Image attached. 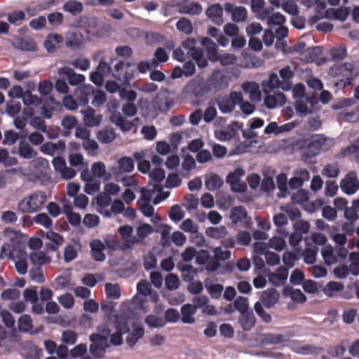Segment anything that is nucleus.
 Segmentation results:
<instances>
[{
    "mask_svg": "<svg viewBox=\"0 0 359 359\" xmlns=\"http://www.w3.org/2000/svg\"><path fill=\"white\" fill-rule=\"evenodd\" d=\"M129 321L130 320L125 315L118 314L111 321L100 325L97 327L98 333L93 334L90 337L92 341L90 346L91 354L97 358L101 357L108 346L109 337L111 344L121 345L123 343V334L129 330Z\"/></svg>",
    "mask_w": 359,
    "mask_h": 359,
    "instance_id": "f257e3e1",
    "label": "nucleus"
},
{
    "mask_svg": "<svg viewBox=\"0 0 359 359\" xmlns=\"http://www.w3.org/2000/svg\"><path fill=\"white\" fill-rule=\"evenodd\" d=\"M5 233L10 236V241L2 246L1 257L11 259L14 262L18 273L25 275L27 272L26 245L22 241L20 235L10 229H6Z\"/></svg>",
    "mask_w": 359,
    "mask_h": 359,
    "instance_id": "f03ea898",
    "label": "nucleus"
},
{
    "mask_svg": "<svg viewBox=\"0 0 359 359\" xmlns=\"http://www.w3.org/2000/svg\"><path fill=\"white\" fill-rule=\"evenodd\" d=\"M294 75V72L290 66H285L279 70L280 79L276 73H271L269 76V80L262 82L264 93H268L271 90L275 88H280L285 91L290 90L292 86L291 80Z\"/></svg>",
    "mask_w": 359,
    "mask_h": 359,
    "instance_id": "7ed1b4c3",
    "label": "nucleus"
},
{
    "mask_svg": "<svg viewBox=\"0 0 359 359\" xmlns=\"http://www.w3.org/2000/svg\"><path fill=\"white\" fill-rule=\"evenodd\" d=\"M329 76L339 77L344 86L348 85L358 74V69L352 63L334 64L328 71Z\"/></svg>",
    "mask_w": 359,
    "mask_h": 359,
    "instance_id": "20e7f679",
    "label": "nucleus"
},
{
    "mask_svg": "<svg viewBox=\"0 0 359 359\" xmlns=\"http://www.w3.org/2000/svg\"><path fill=\"white\" fill-rule=\"evenodd\" d=\"M47 201V196L43 191H36L23 198L18 205L21 212L34 213L40 211Z\"/></svg>",
    "mask_w": 359,
    "mask_h": 359,
    "instance_id": "39448f33",
    "label": "nucleus"
},
{
    "mask_svg": "<svg viewBox=\"0 0 359 359\" xmlns=\"http://www.w3.org/2000/svg\"><path fill=\"white\" fill-rule=\"evenodd\" d=\"M334 144L332 139L326 137L323 135H315L311 137V142L308 146L309 154L304 156L305 161L306 157H311L318 154L321 151H327Z\"/></svg>",
    "mask_w": 359,
    "mask_h": 359,
    "instance_id": "423d86ee",
    "label": "nucleus"
},
{
    "mask_svg": "<svg viewBox=\"0 0 359 359\" xmlns=\"http://www.w3.org/2000/svg\"><path fill=\"white\" fill-rule=\"evenodd\" d=\"M137 290L138 294L143 295L144 297L135 295L132 299L131 306L134 309L140 310L142 313H146L149 311V307L145 297L151 291V286L147 281L142 280L137 285Z\"/></svg>",
    "mask_w": 359,
    "mask_h": 359,
    "instance_id": "0eeeda50",
    "label": "nucleus"
},
{
    "mask_svg": "<svg viewBox=\"0 0 359 359\" xmlns=\"http://www.w3.org/2000/svg\"><path fill=\"white\" fill-rule=\"evenodd\" d=\"M245 172L241 168H236L233 171L230 172L226 178L227 184H230L231 188L236 192H244L247 186L241 178L245 175Z\"/></svg>",
    "mask_w": 359,
    "mask_h": 359,
    "instance_id": "6e6552de",
    "label": "nucleus"
},
{
    "mask_svg": "<svg viewBox=\"0 0 359 359\" xmlns=\"http://www.w3.org/2000/svg\"><path fill=\"white\" fill-rule=\"evenodd\" d=\"M243 100V94L240 92L233 91L228 97H222L218 100V107L219 110L227 114L233 111L237 103Z\"/></svg>",
    "mask_w": 359,
    "mask_h": 359,
    "instance_id": "1a4fd4ad",
    "label": "nucleus"
},
{
    "mask_svg": "<svg viewBox=\"0 0 359 359\" xmlns=\"http://www.w3.org/2000/svg\"><path fill=\"white\" fill-rule=\"evenodd\" d=\"M341 190L347 195H353L359 189V180L355 172H350L340 182Z\"/></svg>",
    "mask_w": 359,
    "mask_h": 359,
    "instance_id": "9d476101",
    "label": "nucleus"
},
{
    "mask_svg": "<svg viewBox=\"0 0 359 359\" xmlns=\"http://www.w3.org/2000/svg\"><path fill=\"white\" fill-rule=\"evenodd\" d=\"M230 219L233 224H238L243 228H248L250 226V218L243 206L232 208L230 211Z\"/></svg>",
    "mask_w": 359,
    "mask_h": 359,
    "instance_id": "9b49d317",
    "label": "nucleus"
},
{
    "mask_svg": "<svg viewBox=\"0 0 359 359\" xmlns=\"http://www.w3.org/2000/svg\"><path fill=\"white\" fill-rule=\"evenodd\" d=\"M135 168L133 160L128 156L121 158L118 161V166L111 168V171L116 181L119 180V177L123 174L130 173Z\"/></svg>",
    "mask_w": 359,
    "mask_h": 359,
    "instance_id": "f8f14e48",
    "label": "nucleus"
},
{
    "mask_svg": "<svg viewBox=\"0 0 359 359\" xmlns=\"http://www.w3.org/2000/svg\"><path fill=\"white\" fill-rule=\"evenodd\" d=\"M188 91L195 95H202L210 90L208 84L205 83L201 76H196L191 79L187 86Z\"/></svg>",
    "mask_w": 359,
    "mask_h": 359,
    "instance_id": "ddd939ff",
    "label": "nucleus"
},
{
    "mask_svg": "<svg viewBox=\"0 0 359 359\" xmlns=\"http://www.w3.org/2000/svg\"><path fill=\"white\" fill-rule=\"evenodd\" d=\"M117 231L123 241V248L130 250L132 245L138 244L137 238H135V236H133L134 231L133 226L130 225H123L118 229Z\"/></svg>",
    "mask_w": 359,
    "mask_h": 359,
    "instance_id": "4468645a",
    "label": "nucleus"
},
{
    "mask_svg": "<svg viewBox=\"0 0 359 359\" xmlns=\"http://www.w3.org/2000/svg\"><path fill=\"white\" fill-rule=\"evenodd\" d=\"M241 89L248 95L251 102H259L262 100V92L259 83L255 81H245L241 84Z\"/></svg>",
    "mask_w": 359,
    "mask_h": 359,
    "instance_id": "2eb2a0df",
    "label": "nucleus"
},
{
    "mask_svg": "<svg viewBox=\"0 0 359 359\" xmlns=\"http://www.w3.org/2000/svg\"><path fill=\"white\" fill-rule=\"evenodd\" d=\"M272 91L273 90H271L268 93H265L266 96L264 98V102L266 107L274 109L283 106L286 101L285 95L280 91L274 92L271 94Z\"/></svg>",
    "mask_w": 359,
    "mask_h": 359,
    "instance_id": "dca6fc26",
    "label": "nucleus"
},
{
    "mask_svg": "<svg viewBox=\"0 0 359 359\" xmlns=\"http://www.w3.org/2000/svg\"><path fill=\"white\" fill-rule=\"evenodd\" d=\"M57 73L60 76H66L69 83L72 86L81 84L86 80L84 75L76 74L72 68L68 67H63L58 69Z\"/></svg>",
    "mask_w": 359,
    "mask_h": 359,
    "instance_id": "f3484780",
    "label": "nucleus"
},
{
    "mask_svg": "<svg viewBox=\"0 0 359 359\" xmlns=\"http://www.w3.org/2000/svg\"><path fill=\"white\" fill-rule=\"evenodd\" d=\"M318 102L308 97L299 99L295 104V109L300 115L306 116L314 111Z\"/></svg>",
    "mask_w": 359,
    "mask_h": 359,
    "instance_id": "a211bd4d",
    "label": "nucleus"
},
{
    "mask_svg": "<svg viewBox=\"0 0 359 359\" xmlns=\"http://www.w3.org/2000/svg\"><path fill=\"white\" fill-rule=\"evenodd\" d=\"M83 123L88 127L98 126L102 120V116L97 114L95 109L90 107L81 111Z\"/></svg>",
    "mask_w": 359,
    "mask_h": 359,
    "instance_id": "6ab92c4d",
    "label": "nucleus"
},
{
    "mask_svg": "<svg viewBox=\"0 0 359 359\" xmlns=\"http://www.w3.org/2000/svg\"><path fill=\"white\" fill-rule=\"evenodd\" d=\"M279 299V292L274 288H269L262 292L260 302L262 306L269 309L274 306L278 302Z\"/></svg>",
    "mask_w": 359,
    "mask_h": 359,
    "instance_id": "aec40b11",
    "label": "nucleus"
},
{
    "mask_svg": "<svg viewBox=\"0 0 359 359\" xmlns=\"http://www.w3.org/2000/svg\"><path fill=\"white\" fill-rule=\"evenodd\" d=\"M90 255L97 262H103L106 259L104 250L106 245L100 239H93L90 243Z\"/></svg>",
    "mask_w": 359,
    "mask_h": 359,
    "instance_id": "412c9836",
    "label": "nucleus"
},
{
    "mask_svg": "<svg viewBox=\"0 0 359 359\" xmlns=\"http://www.w3.org/2000/svg\"><path fill=\"white\" fill-rule=\"evenodd\" d=\"M267 276L269 281L273 285H283L288 277V270L283 266H280L274 272L269 273Z\"/></svg>",
    "mask_w": 359,
    "mask_h": 359,
    "instance_id": "4be33fe9",
    "label": "nucleus"
},
{
    "mask_svg": "<svg viewBox=\"0 0 359 359\" xmlns=\"http://www.w3.org/2000/svg\"><path fill=\"white\" fill-rule=\"evenodd\" d=\"M224 10L231 14V19L234 22H243L247 18L248 11L243 6H236L231 4L224 5Z\"/></svg>",
    "mask_w": 359,
    "mask_h": 359,
    "instance_id": "5701e85b",
    "label": "nucleus"
},
{
    "mask_svg": "<svg viewBox=\"0 0 359 359\" xmlns=\"http://www.w3.org/2000/svg\"><path fill=\"white\" fill-rule=\"evenodd\" d=\"M264 0H252L251 8L257 19L264 20L271 13L272 8H264Z\"/></svg>",
    "mask_w": 359,
    "mask_h": 359,
    "instance_id": "b1692460",
    "label": "nucleus"
},
{
    "mask_svg": "<svg viewBox=\"0 0 359 359\" xmlns=\"http://www.w3.org/2000/svg\"><path fill=\"white\" fill-rule=\"evenodd\" d=\"M62 41L63 37L62 35L59 34H50L47 36L43 45L48 53H53L60 47Z\"/></svg>",
    "mask_w": 359,
    "mask_h": 359,
    "instance_id": "393cba45",
    "label": "nucleus"
},
{
    "mask_svg": "<svg viewBox=\"0 0 359 359\" xmlns=\"http://www.w3.org/2000/svg\"><path fill=\"white\" fill-rule=\"evenodd\" d=\"M208 18L215 25H220L223 23V8L221 5L216 4L210 6L205 12Z\"/></svg>",
    "mask_w": 359,
    "mask_h": 359,
    "instance_id": "a878e982",
    "label": "nucleus"
},
{
    "mask_svg": "<svg viewBox=\"0 0 359 359\" xmlns=\"http://www.w3.org/2000/svg\"><path fill=\"white\" fill-rule=\"evenodd\" d=\"M204 286L212 299H219L223 291V286L216 282L215 280L208 278L204 280Z\"/></svg>",
    "mask_w": 359,
    "mask_h": 359,
    "instance_id": "bb28decb",
    "label": "nucleus"
},
{
    "mask_svg": "<svg viewBox=\"0 0 359 359\" xmlns=\"http://www.w3.org/2000/svg\"><path fill=\"white\" fill-rule=\"evenodd\" d=\"M109 112L111 113L110 116V121L116 126H118L123 131H129L133 126V123L126 119L120 112H112L111 109L109 108Z\"/></svg>",
    "mask_w": 359,
    "mask_h": 359,
    "instance_id": "cd10ccee",
    "label": "nucleus"
},
{
    "mask_svg": "<svg viewBox=\"0 0 359 359\" xmlns=\"http://www.w3.org/2000/svg\"><path fill=\"white\" fill-rule=\"evenodd\" d=\"M94 93V88L91 85H83L76 88L75 96L81 105H86L89 102V96Z\"/></svg>",
    "mask_w": 359,
    "mask_h": 359,
    "instance_id": "c85d7f7f",
    "label": "nucleus"
},
{
    "mask_svg": "<svg viewBox=\"0 0 359 359\" xmlns=\"http://www.w3.org/2000/svg\"><path fill=\"white\" fill-rule=\"evenodd\" d=\"M178 11L182 14L198 15L201 13L202 8L197 2L185 1L179 4Z\"/></svg>",
    "mask_w": 359,
    "mask_h": 359,
    "instance_id": "c756f323",
    "label": "nucleus"
},
{
    "mask_svg": "<svg viewBox=\"0 0 359 359\" xmlns=\"http://www.w3.org/2000/svg\"><path fill=\"white\" fill-rule=\"evenodd\" d=\"M234 127H241L238 122H235L233 126H229L224 129L217 130L215 132V137L219 141H227L233 138L236 135V130Z\"/></svg>",
    "mask_w": 359,
    "mask_h": 359,
    "instance_id": "7c9ffc66",
    "label": "nucleus"
},
{
    "mask_svg": "<svg viewBox=\"0 0 359 359\" xmlns=\"http://www.w3.org/2000/svg\"><path fill=\"white\" fill-rule=\"evenodd\" d=\"M65 149V144L62 141H59L57 143L47 142L41 147V152L50 156L59 154L64 151Z\"/></svg>",
    "mask_w": 359,
    "mask_h": 359,
    "instance_id": "2f4dec72",
    "label": "nucleus"
},
{
    "mask_svg": "<svg viewBox=\"0 0 359 359\" xmlns=\"http://www.w3.org/2000/svg\"><path fill=\"white\" fill-rule=\"evenodd\" d=\"M196 306L191 304H186L181 307V320L183 323L193 324L195 322L194 315L196 313Z\"/></svg>",
    "mask_w": 359,
    "mask_h": 359,
    "instance_id": "473e14b6",
    "label": "nucleus"
},
{
    "mask_svg": "<svg viewBox=\"0 0 359 359\" xmlns=\"http://www.w3.org/2000/svg\"><path fill=\"white\" fill-rule=\"evenodd\" d=\"M90 171L94 177L104 178L105 180L111 178V174L107 171L106 165L102 161L94 162Z\"/></svg>",
    "mask_w": 359,
    "mask_h": 359,
    "instance_id": "72a5a7b5",
    "label": "nucleus"
},
{
    "mask_svg": "<svg viewBox=\"0 0 359 359\" xmlns=\"http://www.w3.org/2000/svg\"><path fill=\"white\" fill-rule=\"evenodd\" d=\"M344 285L339 282L330 281L323 289L324 294L330 297H337L344 290Z\"/></svg>",
    "mask_w": 359,
    "mask_h": 359,
    "instance_id": "f704fd0d",
    "label": "nucleus"
},
{
    "mask_svg": "<svg viewBox=\"0 0 359 359\" xmlns=\"http://www.w3.org/2000/svg\"><path fill=\"white\" fill-rule=\"evenodd\" d=\"M255 317L252 313H241L238 318V323L245 331L250 330L255 325Z\"/></svg>",
    "mask_w": 359,
    "mask_h": 359,
    "instance_id": "c9c22d12",
    "label": "nucleus"
},
{
    "mask_svg": "<svg viewBox=\"0 0 359 359\" xmlns=\"http://www.w3.org/2000/svg\"><path fill=\"white\" fill-rule=\"evenodd\" d=\"M205 184L208 189L212 191L219 188L223 180L218 175L211 172L205 176Z\"/></svg>",
    "mask_w": 359,
    "mask_h": 359,
    "instance_id": "e433bc0d",
    "label": "nucleus"
},
{
    "mask_svg": "<svg viewBox=\"0 0 359 359\" xmlns=\"http://www.w3.org/2000/svg\"><path fill=\"white\" fill-rule=\"evenodd\" d=\"M139 205L140 206L142 213L144 216L150 217L151 222L157 224L161 221L160 216L154 214V208L149 203H140Z\"/></svg>",
    "mask_w": 359,
    "mask_h": 359,
    "instance_id": "4c0bfd02",
    "label": "nucleus"
},
{
    "mask_svg": "<svg viewBox=\"0 0 359 359\" xmlns=\"http://www.w3.org/2000/svg\"><path fill=\"white\" fill-rule=\"evenodd\" d=\"M277 186L279 189V192L277 194L278 198L286 197L289 192L287 189V177L285 173L279 174L276 176Z\"/></svg>",
    "mask_w": 359,
    "mask_h": 359,
    "instance_id": "58836bf2",
    "label": "nucleus"
},
{
    "mask_svg": "<svg viewBox=\"0 0 359 359\" xmlns=\"http://www.w3.org/2000/svg\"><path fill=\"white\" fill-rule=\"evenodd\" d=\"M48 166V162L43 158H37L29 163V167L35 175H40L45 172Z\"/></svg>",
    "mask_w": 359,
    "mask_h": 359,
    "instance_id": "ea45409f",
    "label": "nucleus"
},
{
    "mask_svg": "<svg viewBox=\"0 0 359 359\" xmlns=\"http://www.w3.org/2000/svg\"><path fill=\"white\" fill-rule=\"evenodd\" d=\"M144 329L141 326L135 325L132 332L126 338L127 344L130 346H134L138 339L144 335Z\"/></svg>",
    "mask_w": 359,
    "mask_h": 359,
    "instance_id": "a19ab883",
    "label": "nucleus"
},
{
    "mask_svg": "<svg viewBox=\"0 0 359 359\" xmlns=\"http://www.w3.org/2000/svg\"><path fill=\"white\" fill-rule=\"evenodd\" d=\"M205 234L210 238L219 239L227 234V229L224 226H210L206 229Z\"/></svg>",
    "mask_w": 359,
    "mask_h": 359,
    "instance_id": "79ce46f5",
    "label": "nucleus"
},
{
    "mask_svg": "<svg viewBox=\"0 0 359 359\" xmlns=\"http://www.w3.org/2000/svg\"><path fill=\"white\" fill-rule=\"evenodd\" d=\"M285 341L283 335L280 334H266L259 338V341L263 345L278 344Z\"/></svg>",
    "mask_w": 359,
    "mask_h": 359,
    "instance_id": "37998d69",
    "label": "nucleus"
},
{
    "mask_svg": "<svg viewBox=\"0 0 359 359\" xmlns=\"http://www.w3.org/2000/svg\"><path fill=\"white\" fill-rule=\"evenodd\" d=\"M18 154L22 158L26 159L33 158L36 155V152L34 149L27 142H25L20 143Z\"/></svg>",
    "mask_w": 359,
    "mask_h": 359,
    "instance_id": "c03bdc74",
    "label": "nucleus"
},
{
    "mask_svg": "<svg viewBox=\"0 0 359 359\" xmlns=\"http://www.w3.org/2000/svg\"><path fill=\"white\" fill-rule=\"evenodd\" d=\"M22 100L27 106L38 107L42 104V99L36 95H33L30 90H25Z\"/></svg>",
    "mask_w": 359,
    "mask_h": 359,
    "instance_id": "a18cd8bd",
    "label": "nucleus"
},
{
    "mask_svg": "<svg viewBox=\"0 0 359 359\" xmlns=\"http://www.w3.org/2000/svg\"><path fill=\"white\" fill-rule=\"evenodd\" d=\"M154 229L152 226L149 224H142L136 229L135 238H137L138 244L140 243L142 240L148 237L152 233Z\"/></svg>",
    "mask_w": 359,
    "mask_h": 359,
    "instance_id": "49530a36",
    "label": "nucleus"
},
{
    "mask_svg": "<svg viewBox=\"0 0 359 359\" xmlns=\"http://www.w3.org/2000/svg\"><path fill=\"white\" fill-rule=\"evenodd\" d=\"M63 9L74 15L82 12L83 4L80 1L69 0L63 5Z\"/></svg>",
    "mask_w": 359,
    "mask_h": 359,
    "instance_id": "de8ad7c7",
    "label": "nucleus"
},
{
    "mask_svg": "<svg viewBox=\"0 0 359 359\" xmlns=\"http://www.w3.org/2000/svg\"><path fill=\"white\" fill-rule=\"evenodd\" d=\"M322 257L327 265H331L337 262V258L334 255L331 245H325L321 250Z\"/></svg>",
    "mask_w": 359,
    "mask_h": 359,
    "instance_id": "09e8293b",
    "label": "nucleus"
},
{
    "mask_svg": "<svg viewBox=\"0 0 359 359\" xmlns=\"http://www.w3.org/2000/svg\"><path fill=\"white\" fill-rule=\"evenodd\" d=\"M104 245L109 249L112 250H121V251H128V248H123V243L121 244L120 241L114 238L111 235H107L104 237Z\"/></svg>",
    "mask_w": 359,
    "mask_h": 359,
    "instance_id": "8fccbe9b",
    "label": "nucleus"
},
{
    "mask_svg": "<svg viewBox=\"0 0 359 359\" xmlns=\"http://www.w3.org/2000/svg\"><path fill=\"white\" fill-rule=\"evenodd\" d=\"M318 249L312 245H308L303 254L304 261L308 264H313L316 260Z\"/></svg>",
    "mask_w": 359,
    "mask_h": 359,
    "instance_id": "3c124183",
    "label": "nucleus"
},
{
    "mask_svg": "<svg viewBox=\"0 0 359 359\" xmlns=\"http://www.w3.org/2000/svg\"><path fill=\"white\" fill-rule=\"evenodd\" d=\"M190 56L196 62L199 68L203 69L208 67V61L204 55L203 49L199 48L198 50H195V52L191 53Z\"/></svg>",
    "mask_w": 359,
    "mask_h": 359,
    "instance_id": "603ef678",
    "label": "nucleus"
},
{
    "mask_svg": "<svg viewBox=\"0 0 359 359\" xmlns=\"http://www.w3.org/2000/svg\"><path fill=\"white\" fill-rule=\"evenodd\" d=\"M268 25L272 27L273 25L280 26L285 22V16L279 12L271 13L266 18Z\"/></svg>",
    "mask_w": 359,
    "mask_h": 359,
    "instance_id": "864d4df0",
    "label": "nucleus"
},
{
    "mask_svg": "<svg viewBox=\"0 0 359 359\" xmlns=\"http://www.w3.org/2000/svg\"><path fill=\"white\" fill-rule=\"evenodd\" d=\"M107 297L117 299L121 297V289L118 284L108 283L104 287Z\"/></svg>",
    "mask_w": 359,
    "mask_h": 359,
    "instance_id": "5fc2aeb1",
    "label": "nucleus"
},
{
    "mask_svg": "<svg viewBox=\"0 0 359 359\" xmlns=\"http://www.w3.org/2000/svg\"><path fill=\"white\" fill-rule=\"evenodd\" d=\"M129 65H125L123 62H118L114 66V69L117 73L114 74V76L119 81H126L132 77V74L126 72L124 74L119 73L120 71H123L128 68Z\"/></svg>",
    "mask_w": 359,
    "mask_h": 359,
    "instance_id": "6e6d98bb",
    "label": "nucleus"
},
{
    "mask_svg": "<svg viewBox=\"0 0 359 359\" xmlns=\"http://www.w3.org/2000/svg\"><path fill=\"white\" fill-rule=\"evenodd\" d=\"M180 228L183 231L189 233L191 234L196 233L199 229L198 225L189 218L182 221L180 225Z\"/></svg>",
    "mask_w": 359,
    "mask_h": 359,
    "instance_id": "4d7b16f0",
    "label": "nucleus"
},
{
    "mask_svg": "<svg viewBox=\"0 0 359 359\" xmlns=\"http://www.w3.org/2000/svg\"><path fill=\"white\" fill-rule=\"evenodd\" d=\"M97 137L100 142L109 143L115 139L116 135L112 129H104L99 131Z\"/></svg>",
    "mask_w": 359,
    "mask_h": 359,
    "instance_id": "13d9d810",
    "label": "nucleus"
},
{
    "mask_svg": "<svg viewBox=\"0 0 359 359\" xmlns=\"http://www.w3.org/2000/svg\"><path fill=\"white\" fill-rule=\"evenodd\" d=\"M145 323L150 327L158 328L163 327L165 325V320L161 317L155 315H149L145 318Z\"/></svg>",
    "mask_w": 359,
    "mask_h": 359,
    "instance_id": "bf43d9fd",
    "label": "nucleus"
},
{
    "mask_svg": "<svg viewBox=\"0 0 359 359\" xmlns=\"http://www.w3.org/2000/svg\"><path fill=\"white\" fill-rule=\"evenodd\" d=\"M182 273V278L186 282H190L196 276L197 271L196 269L190 264H184L181 267Z\"/></svg>",
    "mask_w": 359,
    "mask_h": 359,
    "instance_id": "052dcab7",
    "label": "nucleus"
},
{
    "mask_svg": "<svg viewBox=\"0 0 359 359\" xmlns=\"http://www.w3.org/2000/svg\"><path fill=\"white\" fill-rule=\"evenodd\" d=\"M33 222L40 224L46 229H50L53 226V221L46 213H40L33 218Z\"/></svg>",
    "mask_w": 359,
    "mask_h": 359,
    "instance_id": "680f3d73",
    "label": "nucleus"
},
{
    "mask_svg": "<svg viewBox=\"0 0 359 359\" xmlns=\"http://www.w3.org/2000/svg\"><path fill=\"white\" fill-rule=\"evenodd\" d=\"M177 29L185 34H190L193 32L192 23L187 18H181L176 25Z\"/></svg>",
    "mask_w": 359,
    "mask_h": 359,
    "instance_id": "e2e57ef3",
    "label": "nucleus"
},
{
    "mask_svg": "<svg viewBox=\"0 0 359 359\" xmlns=\"http://www.w3.org/2000/svg\"><path fill=\"white\" fill-rule=\"evenodd\" d=\"M169 217L172 222H178L184 217V212L180 205H174L170 208Z\"/></svg>",
    "mask_w": 359,
    "mask_h": 359,
    "instance_id": "0e129e2a",
    "label": "nucleus"
},
{
    "mask_svg": "<svg viewBox=\"0 0 359 359\" xmlns=\"http://www.w3.org/2000/svg\"><path fill=\"white\" fill-rule=\"evenodd\" d=\"M198 205V200L193 194H187L184 196L183 205L187 211L191 212L196 210Z\"/></svg>",
    "mask_w": 359,
    "mask_h": 359,
    "instance_id": "69168bd1",
    "label": "nucleus"
},
{
    "mask_svg": "<svg viewBox=\"0 0 359 359\" xmlns=\"http://www.w3.org/2000/svg\"><path fill=\"white\" fill-rule=\"evenodd\" d=\"M82 146L89 155L95 156L97 154L99 146L95 140L89 137L82 142Z\"/></svg>",
    "mask_w": 359,
    "mask_h": 359,
    "instance_id": "338daca9",
    "label": "nucleus"
},
{
    "mask_svg": "<svg viewBox=\"0 0 359 359\" xmlns=\"http://www.w3.org/2000/svg\"><path fill=\"white\" fill-rule=\"evenodd\" d=\"M282 8L285 13L291 15H297L299 13L298 6L292 0L285 1L282 4Z\"/></svg>",
    "mask_w": 359,
    "mask_h": 359,
    "instance_id": "774afa93",
    "label": "nucleus"
}]
</instances>
